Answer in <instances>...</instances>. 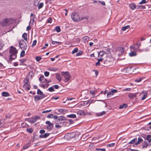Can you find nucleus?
<instances>
[{"instance_id":"obj_62","label":"nucleus","mask_w":151,"mask_h":151,"mask_svg":"<svg viewBox=\"0 0 151 151\" xmlns=\"http://www.w3.org/2000/svg\"><path fill=\"white\" fill-rule=\"evenodd\" d=\"M37 41L36 40H35L33 41V44L32 45V46H33L36 45Z\"/></svg>"},{"instance_id":"obj_9","label":"nucleus","mask_w":151,"mask_h":151,"mask_svg":"<svg viewBox=\"0 0 151 151\" xmlns=\"http://www.w3.org/2000/svg\"><path fill=\"white\" fill-rule=\"evenodd\" d=\"M46 123L48 125L46 127L47 129L49 130H51L53 127V124L51 123L49 121H46Z\"/></svg>"},{"instance_id":"obj_43","label":"nucleus","mask_w":151,"mask_h":151,"mask_svg":"<svg viewBox=\"0 0 151 151\" xmlns=\"http://www.w3.org/2000/svg\"><path fill=\"white\" fill-rule=\"evenodd\" d=\"M25 55V51L24 50H23L21 52L20 54V56L21 57H23Z\"/></svg>"},{"instance_id":"obj_45","label":"nucleus","mask_w":151,"mask_h":151,"mask_svg":"<svg viewBox=\"0 0 151 151\" xmlns=\"http://www.w3.org/2000/svg\"><path fill=\"white\" fill-rule=\"evenodd\" d=\"M82 53L83 52L82 51H81L77 53L76 54V56H80L82 55Z\"/></svg>"},{"instance_id":"obj_22","label":"nucleus","mask_w":151,"mask_h":151,"mask_svg":"<svg viewBox=\"0 0 151 151\" xmlns=\"http://www.w3.org/2000/svg\"><path fill=\"white\" fill-rule=\"evenodd\" d=\"M105 52L103 51H101L99 52H98V57H101L104 55L105 54Z\"/></svg>"},{"instance_id":"obj_50","label":"nucleus","mask_w":151,"mask_h":151,"mask_svg":"<svg viewBox=\"0 0 151 151\" xmlns=\"http://www.w3.org/2000/svg\"><path fill=\"white\" fill-rule=\"evenodd\" d=\"M49 70H50V71H56L58 70V68H52L50 69H49Z\"/></svg>"},{"instance_id":"obj_20","label":"nucleus","mask_w":151,"mask_h":151,"mask_svg":"<svg viewBox=\"0 0 151 151\" xmlns=\"http://www.w3.org/2000/svg\"><path fill=\"white\" fill-rule=\"evenodd\" d=\"M129 55L130 57L134 56L137 55V53L135 51H131L129 53Z\"/></svg>"},{"instance_id":"obj_41","label":"nucleus","mask_w":151,"mask_h":151,"mask_svg":"<svg viewBox=\"0 0 151 151\" xmlns=\"http://www.w3.org/2000/svg\"><path fill=\"white\" fill-rule=\"evenodd\" d=\"M83 40L85 42L88 41L89 39V37L88 36H85L83 38Z\"/></svg>"},{"instance_id":"obj_7","label":"nucleus","mask_w":151,"mask_h":151,"mask_svg":"<svg viewBox=\"0 0 151 151\" xmlns=\"http://www.w3.org/2000/svg\"><path fill=\"white\" fill-rule=\"evenodd\" d=\"M38 118L40 119V117L36 116L34 117L26 119L25 120L30 123H34L36 121L37 119Z\"/></svg>"},{"instance_id":"obj_49","label":"nucleus","mask_w":151,"mask_h":151,"mask_svg":"<svg viewBox=\"0 0 151 151\" xmlns=\"http://www.w3.org/2000/svg\"><path fill=\"white\" fill-rule=\"evenodd\" d=\"M48 90L49 91L53 92L54 91V88H53V86L51 87L48 88Z\"/></svg>"},{"instance_id":"obj_39","label":"nucleus","mask_w":151,"mask_h":151,"mask_svg":"<svg viewBox=\"0 0 151 151\" xmlns=\"http://www.w3.org/2000/svg\"><path fill=\"white\" fill-rule=\"evenodd\" d=\"M113 93L111 92V91L108 93L107 94V98L110 97V96L113 95Z\"/></svg>"},{"instance_id":"obj_31","label":"nucleus","mask_w":151,"mask_h":151,"mask_svg":"<svg viewBox=\"0 0 151 151\" xmlns=\"http://www.w3.org/2000/svg\"><path fill=\"white\" fill-rule=\"evenodd\" d=\"M146 139L148 140V142L150 143L151 141V135H148Z\"/></svg>"},{"instance_id":"obj_42","label":"nucleus","mask_w":151,"mask_h":151,"mask_svg":"<svg viewBox=\"0 0 151 151\" xmlns=\"http://www.w3.org/2000/svg\"><path fill=\"white\" fill-rule=\"evenodd\" d=\"M78 51V49L77 48H75L72 51V53L74 54L77 52Z\"/></svg>"},{"instance_id":"obj_17","label":"nucleus","mask_w":151,"mask_h":151,"mask_svg":"<svg viewBox=\"0 0 151 151\" xmlns=\"http://www.w3.org/2000/svg\"><path fill=\"white\" fill-rule=\"evenodd\" d=\"M149 145V143L147 141H144L142 144V148H145L147 147Z\"/></svg>"},{"instance_id":"obj_1","label":"nucleus","mask_w":151,"mask_h":151,"mask_svg":"<svg viewBox=\"0 0 151 151\" xmlns=\"http://www.w3.org/2000/svg\"><path fill=\"white\" fill-rule=\"evenodd\" d=\"M114 60V59L113 58H108L106 60H104V63H101V62H103L104 60L103 58H101V59H99L98 60V61L96 64V65L97 66L98 65L102 66H103L106 67L107 65H110L111 64L113 63L112 61Z\"/></svg>"},{"instance_id":"obj_44","label":"nucleus","mask_w":151,"mask_h":151,"mask_svg":"<svg viewBox=\"0 0 151 151\" xmlns=\"http://www.w3.org/2000/svg\"><path fill=\"white\" fill-rule=\"evenodd\" d=\"M43 6V4L42 3H41L38 6V9H39L41 8Z\"/></svg>"},{"instance_id":"obj_14","label":"nucleus","mask_w":151,"mask_h":151,"mask_svg":"<svg viewBox=\"0 0 151 151\" xmlns=\"http://www.w3.org/2000/svg\"><path fill=\"white\" fill-rule=\"evenodd\" d=\"M50 135L49 133H46L43 135H40L39 136V137L40 138H46Z\"/></svg>"},{"instance_id":"obj_47","label":"nucleus","mask_w":151,"mask_h":151,"mask_svg":"<svg viewBox=\"0 0 151 151\" xmlns=\"http://www.w3.org/2000/svg\"><path fill=\"white\" fill-rule=\"evenodd\" d=\"M147 3L146 0H142L141 2H139V4H145Z\"/></svg>"},{"instance_id":"obj_59","label":"nucleus","mask_w":151,"mask_h":151,"mask_svg":"<svg viewBox=\"0 0 151 151\" xmlns=\"http://www.w3.org/2000/svg\"><path fill=\"white\" fill-rule=\"evenodd\" d=\"M44 78V76H41L39 78V80L40 81H42L43 79Z\"/></svg>"},{"instance_id":"obj_46","label":"nucleus","mask_w":151,"mask_h":151,"mask_svg":"<svg viewBox=\"0 0 151 151\" xmlns=\"http://www.w3.org/2000/svg\"><path fill=\"white\" fill-rule=\"evenodd\" d=\"M41 59V57L40 56H37L36 58V60L37 61H40Z\"/></svg>"},{"instance_id":"obj_63","label":"nucleus","mask_w":151,"mask_h":151,"mask_svg":"<svg viewBox=\"0 0 151 151\" xmlns=\"http://www.w3.org/2000/svg\"><path fill=\"white\" fill-rule=\"evenodd\" d=\"M52 86L53 88H54L55 89H58L59 88V86L57 85H53Z\"/></svg>"},{"instance_id":"obj_13","label":"nucleus","mask_w":151,"mask_h":151,"mask_svg":"<svg viewBox=\"0 0 151 151\" xmlns=\"http://www.w3.org/2000/svg\"><path fill=\"white\" fill-rule=\"evenodd\" d=\"M89 103V102H82L78 106L80 107H81V106H88V105Z\"/></svg>"},{"instance_id":"obj_64","label":"nucleus","mask_w":151,"mask_h":151,"mask_svg":"<svg viewBox=\"0 0 151 151\" xmlns=\"http://www.w3.org/2000/svg\"><path fill=\"white\" fill-rule=\"evenodd\" d=\"M20 62L22 63H24L26 61V59H22L20 60Z\"/></svg>"},{"instance_id":"obj_27","label":"nucleus","mask_w":151,"mask_h":151,"mask_svg":"<svg viewBox=\"0 0 151 151\" xmlns=\"http://www.w3.org/2000/svg\"><path fill=\"white\" fill-rule=\"evenodd\" d=\"M22 37L26 41H27V33H24L22 35Z\"/></svg>"},{"instance_id":"obj_52","label":"nucleus","mask_w":151,"mask_h":151,"mask_svg":"<svg viewBox=\"0 0 151 151\" xmlns=\"http://www.w3.org/2000/svg\"><path fill=\"white\" fill-rule=\"evenodd\" d=\"M53 116V115L52 114H50L47 116V117L49 118H52Z\"/></svg>"},{"instance_id":"obj_29","label":"nucleus","mask_w":151,"mask_h":151,"mask_svg":"<svg viewBox=\"0 0 151 151\" xmlns=\"http://www.w3.org/2000/svg\"><path fill=\"white\" fill-rule=\"evenodd\" d=\"M52 44H55L56 45H60L61 44V42H58L56 41H52Z\"/></svg>"},{"instance_id":"obj_4","label":"nucleus","mask_w":151,"mask_h":151,"mask_svg":"<svg viewBox=\"0 0 151 151\" xmlns=\"http://www.w3.org/2000/svg\"><path fill=\"white\" fill-rule=\"evenodd\" d=\"M12 23V19L10 18H5L0 22L1 24L3 27H6Z\"/></svg>"},{"instance_id":"obj_34","label":"nucleus","mask_w":151,"mask_h":151,"mask_svg":"<svg viewBox=\"0 0 151 151\" xmlns=\"http://www.w3.org/2000/svg\"><path fill=\"white\" fill-rule=\"evenodd\" d=\"M130 27L129 26L127 25L126 26L123 27L122 28V30L123 31H125L127 29L129 28Z\"/></svg>"},{"instance_id":"obj_37","label":"nucleus","mask_w":151,"mask_h":151,"mask_svg":"<svg viewBox=\"0 0 151 151\" xmlns=\"http://www.w3.org/2000/svg\"><path fill=\"white\" fill-rule=\"evenodd\" d=\"M4 46L3 41L2 40H0V50H1Z\"/></svg>"},{"instance_id":"obj_26","label":"nucleus","mask_w":151,"mask_h":151,"mask_svg":"<svg viewBox=\"0 0 151 151\" xmlns=\"http://www.w3.org/2000/svg\"><path fill=\"white\" fill-rule=\"evenodd\" d=\"M56 78L60 82L61 81V77L58 74H56Z\"/></svg>"},{"instance_id":"obj_35","label":"nucleus","mask_w":151,"mask_h":151,"mask_svg":"<svg viewBox=\"0 0 151 151\" xmlns=\"http://www.w3.org/2000/svg\"><path fill=\"white\" fill-rule=\"evenodd\" d=\"M147 94V92H145L144 93L143 96L141 100H144L145 98L146 97Z\"/></svg>"},{"instance_id":"obj_28","label":"nucleus","mask_w":151,"mask_h":151,"mask_svg":"<svg viewBox=\"0 0 151 151\" xmlns=\"http://www.w3.org/2000/svg\"><path fill=\"white\" fill-rule=\"evenodd\" d=\"M105 113H106V112L104 111H103L101 112H100V113H97L96 114V115L97 116H103V115H104L105 114Z\"/></svg>"},{"instance_id":"obj_61","label":"nucleus","mask_w":151,"mask_h":151,"mask_svg":"<svg viewBox=\"0 0 151 151\" xmlns=\"http://www.w3.org/2000/svg\"><path fill=\"white\" fill-rule=\"evenodd\" d=\"M44 75L46 76H48L49 75V73L47 71H45L44 72Z\"/></svg>"},{"instance_id":"obj_32","label":"nucleus","mask_w":151,"mask_h":151,"mask_svg":"<svg viewBox=\"0 0 151 151\" xmlns=\"http://www.w3.org/2000/svg\"><path fill=\"white\" fill-rule=\"evenodd\" d=\"M55 30L58 32H60L61 29L59 26H57L55 28Z\"/></svg>"},{"instance_id":"obj_18","label":"nucleus","mask_w":151,"mask_h":151,"mask_svg":"<svg viewBox=\"0 0 151 151\" xmlns=\"http://www.w3.org/2000/svg\"><path fill=\"white\" fill-rule=\"evenodd\" d=\"M142 141L143 139L141 137H139L138 139V141L136 142L135 143V145H137L141 143L142 142Z\"/></svg>"},{"instance_id":"obj_36","label":"nucleus","mask_w":151,"mask_h":151,"mask_svg":"<svg viewBox=\"0 0 151 151\" xmlns=\"http://www.w3.org/2000/svg\"><path fill=\"white\" fill-rule=\"evenodd\" d=\"M37 94H38L40 95L41 96L45 95L43 94V93L39 89L37 90Z\"/></svg>"},{"instance_id":"obj_3","label":"nucleus","mask_w":151,"mask_h":151,"mask_svg":"<svg viewBox=\"0 0 151 151\" xmlns=\"http://www.w3.org/2000/svg\"><path fill=\"white\" fill-rule=\"evenodd\" d=\"M71 18L74 21L76 22H77L84 19L87 20L88 19V18L86 17H80L75 12H73L72 14Z\"/></svg>"},{"instance_id":"obj_33","label":"nucleus","mask_w":151,"mask_h":151,"mask_svg":"<svg viewBox=\"0 0 151 151\" xmlns=\"http://www.w3.org/2000/svg\"><path fill=\"white\" fill-rule=\"evenodd\" d=\"M30 147V145L29 144H27L23 146V149L24 150H25L29 147Z\"/></svg>"},{"instance_id":"obj_6","label":"nucleus","mask_w":151,"mask_h":151,"mask_svg":"<svg viewBox=\"0 0 151 151\" xmlns=\"http://www.w3.org/2000/svg\"><path fill=\"white\" fill-rule=\"evenodd\" d=\"M66 121V119L63 116H59L58 119L55 121V122H58V123L59 124L61 125L65 124V121Z\"/></svg>"},{"instance_id":"obj_19","label":"nucleus","mask_w":151,"mask_h":151,"mask_svg":"<svg viewBox=\"0 0 151 151\" xmlns=\"http://www.w3.org/2000/svg\"><path fill=\"white\" fill-rule=\"evenodd\" d=\"M56 124L55 125V127L56 128H60V127H63L65 126V124L61 125L58 123V122H55Z\"/></svg>"},{"instance_id":"obj_56","label":"nucleus","mask_w":151,"mask_h":151,"mask_svg":"<svg viewBox=\"0 0 151 151\" xmlns=\"http://www.w3.org/2000/svg\"><path fill=\"white\" fill-rule=\"evenodd\" d=\"M90 93L93 96H95V91L93 90H91L90 91Z\"/></svg>"},{"instance_id":"obj_54","label":"nucleus","mask_w":151,"mask_h":151,"mask_svg":"<svg viewBox=\"0 0 151 151\" xmlns=\"http://www.w3.org/2000/svg\"><path fill=\"white\" fill-rule=\"evenodd\" d=\"M96 150L97 151H105V149L104 148L102 149H97L96 148Z\"/></svg>"},{"instance_id":"obj_21","label":"nucleus","mask_w":151,"mask_h":151,"mask_svg":"<svg viewBox=\"0 0 151 151\" xmlns=\"http://www.w3.org/2000/svg\"><path fill=\"white\" fill-rule=\"evenodd\" d=\"M2 95L3 96L7 97L9 96V94L7 92H3L1 93Z\"/></svg>"},{"instance_id":"obj_15","label":"nucleus","mask_w":151,"mask_h":151,"mask_svg":"<svg viewBox=\"0 0 151 151\" xmlns=\"http://www.w3.org/2000/svg\"><path fill=\"white\" fill-rule=\"evenodd\" d=\"M76 113L78 115H85V111L83 110L78 111Z\"/></svg>"},{"instance_id":"obj_16","label":"nucleus","mask_w":151,"mask_h":151,"mask_svg":"<svg viewBox=\"0 0 151 151\" xmlns=\"http://www.w3.org/2000/svg\"><path fill=\"white\" fill-rule=\"evenodd\" d=\"M137 94V93H130L128 95V97L129 98L133 99L134 97H136Z\"/></svg>"},{"instance_id":"obj_51","label":"nucleus","mask_w":151,"mask_h":151,"mask_svg":"<svg viewBox=\"0 0 151 151\" xmlns=\"http://www.w3.org/2000/svg\"><path fill=\"white\" fill-rule=\"evenodd\" d=\"M114 145V143H112L107 145V146L109 147H112Z\"/></svg>"},{"instance_id":"obj_58","label":"nucleus","mask_w":151,"mask_h":151,"mask_svg":"<svg viewBox=\"0 0 151 151\" xmlns=\"http://www.w3.org/2000/svg\"><path fill=\"white\" fill-rule=\"evenodd\" d=\"M45 131L44 129H41L40 131V133L41 134H43L45 133Z\"/></svg>"},{"instance_id":"obj_25","label":"nucleus","mask_w":151,"mask_h":151,"mask_svg":"<svg viewBox=\"0 0 151 151\" xmlns=\"http://www.w3.org/2000/svg\"><path fill=\"white\" fill-rule=\"evenodd\" d=\"M137 138L134 139L132 140L131 141L129 142V144H133L134 143H135L137 141Z\"/></svg>"},{"instance_id":"obj_11","label":"nucleus","mask_w":151,"mask_h":151,"mask_svg":"<svg viewBox=\"0 0 151 151\" xmlns=\"http://www.w3.org/2000/svg\"><path fill=\"white\" fill-rule=\"evenodd\" d=\"M29 80L28 78H26L24 80V83L23 85V87H25L26 86H29L31 87L30 84L29 83Z\"/></svg>"},{"instance_id":"obj_10","label":"nucleus","mask_w":151,"mask_h":151,"mask_svg":"<svg viewBox=\"0 0 151 151\" xmlns=\"http://www.w3.org/2000/svg\"><path fill=\"white\" fill-rule=\"evenodd\" d=\"M64 76L65 78L64 81L65 82H67L69 81L70 76V74L66 72H65Z\"/></svg>"},{"instance_id":"obj_60","label":"nucleus","mask_w":151,"mask_h":151,"mask_svg":"<svg viewBox=\"0 0 151 151\" xmlns=\"http://www.w3.org/2000/svg\"><path fill=\"white\" fill-rule=\"evenodd\" d=\"M111 92H112V93H113V94L116 93L118 91L117 90L114 89H111Z\"/></svg>"},{"instance_id":"obj_24","label":"nucleus","mask_w":151,"mask_h":151,"mask_svg":"<svg viewBox=\"0 0 151 151\" xmlns=\"http://www.w3.org/2000/svg\"><path fill=\"white\" fill-rule=\"evenodd\" d=\"M127 107V105L125 104H124L120 106L119 108V109H122L124 108H126Z\"/></svg>"},{"instance_id":"obj_30","label":"nucleus","mask_w":151,"mask_h":151,"mask_svg":"<svg viewBox=\"0 0 151 151\" xmlns=\"http://www.w3.org/2000/svg\"><path fill=\"white\" fill-rule=\"evenodd\" d=\"M68 118H75L76 117V116L75 114H70L68 115L67 116Z\"/></svg>"},{"instance_id":"obj_40","label":"nucleus","mask_w":151,"mask_h":151,"mask_svg":"<svg viewBox=\"0 0 151 151\" xmlns=\"http://www.w3.org/2000/svg\"><path fill=\"white\" fill-rule=\"evenodd\" d=\"M27 131L28 132L32 133L33 132V130L31 128H27Z\"/></svg>"},{"instance_id":"obj_2","label":"nucleus","mask_w":151,"mask_h":151,"mask_svg":"<svg viewBox=\"0 0 151 151\" xmlns=\"http://www.w3.org/2000/svg\"><path fill=\"white\" fill-rule=\"evenodd\" d=\"M9 53L10 54L9 55L8 62L11 63L13 60L17 58V51L15 47L12 46L10 47L9 50Z\"/></svg>"},{"instance_id":"obj_12","label":"nucleus","mask_w":151,"mask_h":151,"mask_svg":"<svg viewBox=\"0 0 151 151\" xmlns=\"http://www.w3.org/2000/svg\"><path fill=\"white\" fill-rule=\"evenodd\" d=\"M46 96L45 95H43L42 96H39L38 95H36L34 96L35 100L36 101H37L40 99H41L45 97Z\"/></svg>"},{"instance_id":"obj_23","label":"nucleus","mask_w":151,"mask_h":151,"mask_svg":"<svg viewBox=\"0 0 151 151\" xmlns=\"http://www.w3.org/2000/svg\"><path fill=\"white\" fill-rule=\"evenodd\" d=\"M129 6L131 9H134L136 7V6L134 3H131L129 4Z\"/></svg>"},{"instance_id":"obj_53","label":"nucleus","mask_w":151,"mask_h":151,"mask_svg":"<svg viewBox=\"0 0 151 151\" xmlns=\"http://www.w3.org/2000/svg\"><path fill=\"white\" fill-rule=\"evenodd\" d=\"M30 87L29 86H26L25 87H23V88L25 90L28 91L30 89Z\"/></svg>"},{"instance_id":"obj_5","label":"nucleus","mask_w":151,"mask_h":151,"mask_svg":"<svg viewBox=\"0 0 151 151\" xmlns=\"http://www.w3.org/2000/svg\"><path fill=\"white\" fill-rule=\"evenodd\" d=\"M19 43L21 49L24 50H28L27 45L24 40H20Z\"/></svg>"},{"instance_id":"obj_38","label":"nucleus","mask_w":151,"mask_h":151,"mask_svg":"<svg viewBox=\"0 0 151 151\" xmlns=\"http://www.w3.org/2000/svg\"><path fill=\"white\" fill-rule=\"evenodd\" d=\"M130 49H132L134 50H137L138 49V47H136L135 46H131L130 47Z\"/></svg>"},{"instance_id":"obj_55","label":"nucleus","mask_w":151,"mask_h":151,"mask_svg":"<svg viewBox=\"0 0 151 151\" xmlns=\"http://www.w3.org/2000/svg\"><path fill=\"white\" fill-rule=\"evenodd\" d=\"M51 111H52V110L44 111H42V113L43 114H45V113H47Z\"/></svg>"},{"instance_id":"obj_57","label":"nucleus","mask_w":151,"mask_h":151,"mask_svg":"<svg viewBox=\"0 0 151 151\" xmlns=\"http://www.w3.org/2000/svg\"><path fill=\"white\" fill-rule=\"evenodd\" d=\"M142 78H141L139 79H136L135 80V81L136 82H140L142 81Z\"/></svg>"},{"instance_id":"obj_8","label":"nucleus","mask_w":151,"mask_h":151,"mask_svg":"<svg viewBox=\"0 0 151 151\" xmlns=\"http://www.w3.org/2000/svg\"><path fill=\"white\" fill-rule=\"evenodd\" d=\"M76 135V133L75 132H72L68 133L65 136V137L67 138L68 139L73 138Z\"/></svg>"},{"instance_id":"obj_48","label":"nucleus","mask_w":151,"mask_h":151,"mask_svg":"<svg viewBox=\"0 0 151 151\" xmlns=\"http://www.w3.org/2000/svg\"><path fill=\"white\" fill-rule=\"evenodd\" d=\"M65 110L63 109H60L58 110V111L59 112L62 113L63 111H65Z\"/></svg>"}]
</instances>
